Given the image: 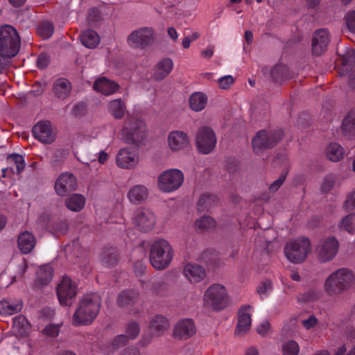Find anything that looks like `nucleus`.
<instances>
[{"label": "nucleus", "instance_id": "obj_17", "mask_svg": "<svg viewBox=\"0 0 355 355\" xmlns=\"http://www.w3.org/2000/svg\"><path fill=\"white\" fill-rule=\"evenodd\" d=\"M355 51L348 49L342 58L341 76H348L349 84L352 88H355Z\"/></svg>", "mask_w": 355, "mask_h": 355}, {"label": "nucleus", "instance_id": "obj_42", "mask_svg": "<svg viewBox=\"0 0 355 355\" xmlns=\"http://www.w3.org/2000/svg\"><path fill=\"white\" fill-rule=\"evenodd\" d=\"M7 162L10 164H14L16 166L17 174L21 173L25 166L24 157L18 154L10 155L7 157Z\"/></svg>", "mask_w": 355, "mask_h": 355}, {"label": "nucleus", "instance_id": "obj_6", "mask_svg": "<svg viewBox=\"0 0 355 355\" xmlns=\"http://www.w3.org/2000/svg\"><path fill=\"white\" fill-rule=\"evenodd\" d=\"M20 47V38L16 30L6 25L0 28V53L6 56L14 57Z\"/></svg>", "mask_w": 355, "mask_h": 355}, {"label": "nucleus", "instance_id": "obj_5", "mask_svg": "<svg viewBox=\"0 0 355 355\" xmlns=\"http://www.w3.org/2000/svg\"><path fill=\"white\" fill-rule=\"evenodd\" d=\"M173 258V248L167 241L158 239L153 243L150 252V261L155 269H165L169 266Z\"/></svg>", "mask_w": 355, "mask_h": 355}, {"label": "nucleus", "instance_id": "obj_13", "mask_svg": "<svg viewBox=\"0 0 355 355\" xmlns=\"http://www.w3.org/2000/svg\"><path fill=\"white\" fill-rule=\"evenodd\" d=\"M155 38L154 30L150 27H143L132 31L128 37V43L130 46L144 49Z\"/></svg>", "mask_w": 355, "mask_h": 355}, {"label": "nucleus", "instance_id": "obj_37", "mask_svg": "<svg viewBox=\"0 0 355 355\" xmlns=\"http://www.w3.org/2000/svg\"><path fill=\"white\" fill-rule=\"evenodd\" d=\"M53 277V269L49 265H45L37 271L36 284L38 286L48 284Z\"/></svg>", "mask_w": 355, "mask_h": 355}, {"label": "nucleus", "instance_id": "obj_24", "mask_svg": "<svg viewBox=\"0 0 355 355\" xmlns=\"http://www.w3.org/2000/svg\"><path fill=\"white\" fill-rule=\"evenodd\" d=\"M34 136L42 143H51L53 141V135L50 122L40 121L33 129Z\"/></svg>", "mask_w": 355, "mask_h": 355}, {"label": "nucleus", "instance_id": "obj_10", "mask_svg": "<svg viewBox=\"0 0 355 355\" xmlns=\"http://www.w3.org/2000/svg\"><path fill=\"white\" fill-rule=\"evenodd\" d=\"M139 331L140 329L137 322H131L128 323L125 329L126 335H119L111 343L102 346L101 347V353L105 355L113 354L118 348L126 343V337L130 339H135L139 335Z\"/></svg>", "mask_w": 355, "mask_h": 355}, {"label": "nucleus", "instance_id": "obj_40", "mask_svg": "<svg viewBox=\"0 0 355 355\" xmlns=\"http://www.w3.org/2000/svg\"><path fill=\"white\" fill-rule=\"evenodd\" d=\"M37 31L43 39H48L53 35L54 28L50 21H43L38 26Z\"/></svg>", "mask_w": 355, "mask_h": 355}, {"label": "nucleus", "instance_id": "obj_43", "mask_svg": "<svg viewBox=\"0 0 355 355\" xmlns=\"http://www.w3.org/2000/svg\"><path fill=\"white\" fill-rule=\"evenodd\" d=\"M282 352L284 355H298L300 346L297 342L289 340L283 345Z\"/></svg>", "mask_w": 355, "mask_h": 355}, {"label": "nucleus", "instance_id": "obj_54", "mask_svg": "<svg viewBox=\"0 0 355 355\" xmlns=\"http://www.w3.org/2000/svg\"><path fill=\"white\" fill-rule=\"evenodd\" d=\"M43 334L51 337H56L59 334V326L54 324L47 325L42 331Z\"/></svg>", "mask_w": 355, "mask_h": 355}, {"label": "nucleus", "instance_id": "obj_19", "mask_svg": "<svg viewBox=\"0 0 355 355\" xmlns=\"http://www.w3.org/2000/svg\"><path fill=\"white\" fill-rule=\"evenodd\" d=\"M330 42V35L327 29L322 28L314 32L312 37V52L315 55L322 54Z\"/></svg>", "mask_w": 355, "mask_h": 355}, {"label": "nucleus", "instance_id": "obj_25", "mask_svg": "<svg viewBox=\"0 0 355 355\" xmlns=\"http://www.w3.org/2000/svg\"><path fill=\"white\" fill-rule=\"evenodd\" d=\"M93 87L96 92L108 96L116 92L119 89V85L112 80L101 77L96 80Z\"/></svg>", "mask_w": 355, "mask_h": 355}, {"label": "nucleus", "instance_id": "obj_63", "mask_svg": "<svg viewBox=\"0 0 355 355\" xmlns=\"http://www.w3.org/2000/svg\"><path fill=\"white\" fill-rule=\"evenodd\" d=\"M245 40L248 44H250L253 41V34L250 31H246L245 33Z\"/></svg>", "mask_w": 355, "mask_h": 355}, {"label": "nucleus", "instance_id": "obj_31", "mask_svg": "<svg viewBox=\"0 0 355 355\" xmlns=\"http://www.w3.org/2000/svg\"><path fill=\"white\" fill-rule=\"evenodd\" d=\"M168 320L162 315H156L151 320L150 329L155 336H159L168 328Z\"/></svg>", "mask_w": 355, "mask_h": 355}, {"label": "nucleus", "instance_id": "obj_60", "mask_svg": "<svg viewBox=\"0 0 355 355\" xmlns=\"http://www.w3.org/2000/svg\"><path fill=\"white\" fill-rule=\"evenodd\" d=\"M108 154L105 150H101L97 154L98 161L100 164H103L108 159Z\"/></svg>", "mask_w": 355, "mask_h": 355}, {"label": "nucleus", "instance_id": "obj_14", "mask_svg": "<svg viewBox=\"0 0 355 355\" xmlns=\"http://www.w3.org/2000/svg\"><path fill=\"white\" fill-rule=\"evenodd\" d=\"M216 141L214 132L207 127L200 128L196 137V147L203 154L210 153L216 147Z\"/></svg>", "mask_w": 355, "mask_h": 355}, {"label": "nucleus", "instance_id": "obj_48", "mask_svg": "<svg viewBox=\"0 0 355 355\" xmlns=\"http://www.w3.org/2000/svg\"><path fill=\"white\" fill-rule=\"evenodd\" d=\"M319 297L318 293L315 291H309L297 296V301L300 303H306L316 300Z\"/></svg>", "mask_w": 355, "mask_h": 355}, {"label": "nucleus", "instance_id": "obj_35", "mask_svg": "<svg viewBox=\"0 0 355 355\" xmlns=\"http://www.w3.org/2000/svg\"><path fill=\"white\" fill-rule=\"evenodd\" d=\"M83 45L88 49H95L100 43V37L96 32L87 30L80 35Z\"/></svg>", "mask_w": 355, "mask_h": 355}, {"label": "nucleus", "instance_id": "obj_55", "mask_svg": "<svg viewBox=\"0 0 355 355\" xmlns=\"http://www.w3.org/2000/svg\"><path fill=\"white\" fill-rule=\"evenodd\" d=\"M270 329V325L268 321H263L257 327V333L261 336H266Z\"/></svg>", "mask_w": 355, "mask_h": 355}, {"label": "nucleus", "instance_id": "obj_45", "mask_svg": "<svg viewBox=\"0 0 355 355\" xmlns=\"http://www.w3.org/2000/svg\"><path fill=\"white\" fill-rule=\"evenodd\" d=\"M215 226V220L209 216H203L196 221V227L202 230H207Z\"/></svg>", "mask_w": 355, "mask_h": 355}, {"label": "nucleus", "instance_id": "obj_44", "mask_svg": "<svg viewBox=\"0 0 355 355\" xmlns=\"http://www.w3.org/2000/svg\"><path fill=\"white\" fill-rule=\"evenodd\" d=\"M272 290V283L270 280L262 281L257 287V292L261 298L266 297Z\"/></svg>", "mask_w": 355, "mask_h": 355}, {"label": "nucleus", "instance_id": "obj_64", "mask_svg": "<svg viewBox=\"0 0 355 355\" xmlns=\"http://www.w3.org/2000/svg\"><path fill=\"white\" fill-rule=\"evenodd\" d=\"M245 355H259V352L256 348L250 347L246 349Z\"/></svg>", "mask_w": 355, "mask_h": 355}, {"label": "nucleus", "instance_id": "obj_26", "mask_svg": "<svg viewBox=\"0 0 355 355\" xmlns=\"http://www.w3.org/2000/svg\"><path fill=\"white\" fill-rule=\"evenodd\" d=\"M17 243L19 249L22 253L28 254L34 248L36 241L32 233L25 231L19 235Z\"/></svg>", "mask_w": 355, "mask_h": 355}, {"label": "nucleus", "instance_id": "obj_49", "mask_svg": "<svg viewBox=\"0 0 355 355\" xmlns=\"http://www.w3.org/2000/svg\"><path fill=\"white\" fill-rule=\"evenodd\" d=\"M336 182V178L332 175H327L322 180L321 184V191L324 193H327L331 191L334 187Z\"/></svg>", "mask_w": 355, "mask_h": 355}, {"label": "nucleus", "instance_id": "obj_12", "mask_svg": "<svg viewBox=\"0 0 355 355\" xmlns=\"http://www.w3.org/2000/svg\"><path fill=\"white\" fill-rule=\"evenodd\" d=\"M77 284L69 277H63L57 287V295L62 305L70 306L77 295Z\"/></svg>", "mask_w": 355, "mask_h": 355}, {"label": "nucleus", "instance_id": "obj_57", "mask_svg": "<svg viewBox=\"0 0 355 355\" xmlns=\"http://www.w3.org/2000/svg\"><path fill=\"white\" fill-rule=\"evenodd\" d=\"M285 179H286L285 175H281L277 180H275L270 184V186L269 187L270 191H272V192L276 191L283 184Z\"/></svg>", "mask_w": 355, "mask_h": 355}, {"label": "nucleus", "instance_id": "obj_16", "mask_svg": "<svg viewBox=\"0 0 355 355\" xmlns=\"http://www.w3.org/2000/svg\"><path fill=\"white\" fill-rule=\"evenodd\" d=\"M134 223L141 232L152 230L156 223V217L148 209H141L136 211L133 219Z\"/></svg>", "mask_w": 355, "mask_h": 355}, {"label": "nucleus", "instance_id": "obj_52", "mask_svg": "<svg viewBox=\"0 0 355 355\" xmlns=\"http://www.w3.org/2000/svg\"><path fill=\"white\" fill-rule=\"evenodd\" d=\"M214 199V196L211 194H205L202 196L198 202V209L202 211L205 208L211 206Z\"/></svg>", "mask_w": 355, "mask_h": 355}, {"label": "nucleus", "instance_id": "obj_1", "mask_svg": "<svg viewBox=\"0 0 355 355\" xmlns=\"http://www.w3.org/2000/svg\"><path fill=\"white\" fill-rule=\"evenodd\" d=\"M354 283V272L349 268H340L326 277L323 288L329 296L335 297L348 291Z\"/></svg>", "mask_w": 355, "mask_h": 355}, {"label": "nucleus", "instance_id": "obj_20", "mask_svg": "<svg viewBox=\"0 0 355 355\" xmlns=\"http://www.w3.org/2000/svg\"><path fill=\"white\" fill-rule=\"evenodd\" d=\"M76 179L70 173H62L57 179L55 184L56 193L60 196H64L67 192L73 191L76 188Z\"/></svg>", "mask_w": 355, "mask_h": 355}, {"label": "nucleus", "instance_id": "obj_2", "mask_svg": "<svg viewBox=\"0 0 355 355\" xmlns=\"http://www.w3.org/2000/svg\"><path fill=\"white\" fill-rule=\"evenodd\" d=\"M101 306V298L96 293L84 295L78 302L71 322L74 326L90 324L96 318Z\"/></svg>", "mask_w": 355, "mask_h": 355}, {"label": "nucleus", "instance_id": "obj_58", "mask_svg": "<svg viewBox=\"0 0 355 355\" xmlns=\"http://www.w3.org/2000/svg\"><path fill=\"white\" fill-rule=\"evenodd\" d=\"M49 64V58L46 55H40L37 60V65L39 68L44 69Z\"/></svg>", "mask_w": 355, "mask_h": 355}, {"label": "nucleus", "instance_id": "obj_7", "mask_svg": "<svg viewBox=\"0 0 355 355\" xmlns=\"http://www.w3.org/2000/svg\"><path fill=\"white\" fill-rule=\"evenodd\" d=\"M310 251V241L304 237L288 242L284 248L286 257L293 263H300L304 261Z\"/></svg>", "mask_w": 355, "mask_h": 355}, {"label": "nucleus", "instance_id": "obj_61", "mask_svg": "<svg viewBox=\"0 0 355 355\" xmlns=\"http://www.w3.org/2000/svg\"><path fill=\"white\" fill-rule=\"evenodd\" d=\"M167 33H168V36L173 41H176L177 39L178 38L179 35H178L177 31L173 27L168 28L167 30Z\"/></svg>", "mask_w": 355, "mask_h": 355}, {"label": "nucleus", "instance_id": "obj_30", "mask_svg": "<svg viewBox=\"0 0 355 355\" xmlns=\"http://www.w3.org/2000/svg\"><path fill=\"white\" fill-rule=\"evenodd\" d=\"M20 300H3L0 302V313L3 315H12L22 309Z\"/></svg>", "mask_w": 355, "mask_h": 355}, {"label": "nucleus", "instance_id": "obj_21", "mask_svg": "<svg viewBox=\"0 0 355 355\" xmlns=\"http://www.w3.org/2000/svg\"><path fill=\"white\" fill-rule=\"evenodd\" d=\"M196 334L194 322L191 319L182 320L173 329V337L178 339H187Z\"/></svg>", "mask_w": 355, "mask_h": 355}, {"label": "nucleus", "instance_id": "obj_29", "mask_svg": "<svg viewBox=\"0 0 355 355\" xmlns=\"http://www.w3.org/2000/svg\"><path fill=\"white\" fill-rule=\"evenodd\" d=\"M173 62L171 58H164L160 60L155 67L154 78L161 80L165 78L172 71Z\"/></svg>", "mask_w": 355, "mask_h": 355}, {"label": "nucleus", "instance_id": "obj_18", "mask_svg": "<svg viewBox=\"0 0 355 355\" xmlns=\"http://www.w3.org/2000/svg\"><path fill=\"white\" fill-rule=\"evenodd\" d=\"M167 144L171 151L178 153L186 150L189 146V138L184 131L173 130L168 135Z\"/></svg>", "mask_w": 355, "mask_h": 355}, {"label": "nucleus", "instance_id": "obj_33", "mask_svg": "<svg viewBox=\"0 0 355 355\" xmlns=\"http://www.w3.org/2000/svg\"><path fill=\"white\" fill-rule=\"evenodd\" d=\"M86 202L84 196L79 193H74L65 200V206L71 211L78 212L81 211Z\"/></svg>", "mask_w": 355, "mask_h": 355}, {"label": "nucleus", "instance_id": "obj_47", "mask_svg": "<svg viewBox=\"0 0 355 355\" xmlns=\"http://www.w3.org/2000/svg\"><path fill=\"white\" fill-rule=\"evenodd\" d=\"M343 129L345 132L355 130V112H351L343 119Z\"/></svg>", "mask_w": 355, "mask_h": 355}, {"label": "nucleus", "instance_id": "obj_56", "mask_svg": "<svg viewBox=\"0 0 355 355\" xmlns=\"http://www.w3.org/2000/svg\"><path fill=\"white\" fill-rule=\"evenodd\" d=\"M214 53V47L209 45L200 51V56L205 59H210Z\"/></svg>", "mask_w": 355, "mask_h": 355}, {"label": "nucleus", "instance_id": "obj_28", "mask_svg": "<svg viewBox=\"0 0 355 355\" xmlns=\"http://www.w3.org/2000/svg\"><path fill=\"white\" fill-rule=\"evenodd\" d=\"M208 102L207 96L202 92H195L189 98V107L194 112L203 110Z\"/></svg>", "mask_w": 355, "mask_h": 355}, {"label": "nucleus", "instance_id": "obj_3", "mask_svg": "<svg viewBox=\"0 0 355 355\" xmlns=\"http://www.w3.org/2000/svg\"><path fill=\"white\" fill-rule=\"evenodd\" d=\"M121 140L139 146L146 137V125L144 120L135 115H128L120 130Z\"/></svg>", "mask_w": 355, "mask_h": 355}, {"label": "nucleus", "instance_id": "obj_11", "mask_svg": "<svg viewBox=\"0 0 355 355\" xmlns=\"http://www.w3.org/2000/svg\"><path fill=\"white\" fill-rule=\"evenodd\" d=\"M139 149L131 146L121 148L116 156V164L122 169H133L139 165Z\"/></svg>", "mask_w": 355, "mask_h": 355}, {"label": "nucleus", "instance_id": "obj_41", "mask_svg": "<svg viewBox=\"0 0 355 355\" xmlns=\"http://www.w3.org/2000/svg\"><path fill=\"white\" fill-rule=\"evenodd\" d=\"M137 294L132 291L122 292L118 297V304L121 306H126L135 302Z\"/></svg>", "mask_w": 355, "mask_h": 355}, {"label": "nucleus", "instance_id": "obj_53", "mask_svg": "<svg viewBox=\"0 0 355 355\" xmlns=\"http://www.w3.org/2000/svg\"><path fill=\"white\" fill-rule=\"evenodd\" d=\"M343 207L347 210L355 209V189L347 194Z\"/></svg>", "mask_w": 355, "mask_h": 355}, {"label": "nucleus", "instance_id": "obj_59", "mask_svg": "<svg viewBox=\"0 0 355 355\" xmlns=\"http://www.w3.org/2000/svg\"><path fill=\"white\" fill-rule=\"evenodd\" d=\"M11 57L6 56L4 53H0V73L3 71L9 63V59Z\"/></svg>", "mask_w": 355, "mask_h": 355}, {"label": "nucleus", "instance_id": "obj_51", "mask_svg": "<svg viewBox=\"0 0 355 355\" xmlns=\"http://www.w3.org/2000/svg\"><path fill=\"white\" fill-rule=\"evenodd\" d=\"M345 21L349 31L355 33V10L348 12L345 17Z\"/></svg>", "mask_w": 355, "mask_h": 355}, {"label": "nucleus", "instance_id": "obj_50", "mask_svg": "<svg viewBox=\"0 0 355 355\" xmlns=\"http://www.w3.org/2000/svg\"><path fill=\"white\" fill-rule=\"evenodd\" d=\"M318 319L313 314L309 315L306 318L302 320L301 323L303 327L306 330L313 329L318 324Z\"/></svg>", "mask_w": 355, "mask_h": 355}, {"label": "nucleus", "instance_id": "obj_4", "mask_svg": "<svg viewBox=\"0 0 355 355\" xmlns=\"http://www.w3.org/2000/svg\"><path fill=\"white\" fill-rule=\"evenodd\" d=\"M202 301L205 307L219 311L229 305L230 296L223 285L213 284L205 290Z\"/></svg>", "mask_w": 355, "mask_h": 355}, {"label": "nucleus", "instance_id": "obj_27", "mask_svg": "<svg viewBox=\"0 0 355 355\" xmlns=\"http://www.w3.org/2000/svg\"><path fill=\"white\" fill-rule=\"evenodd\" d=\"M148 191L147 188L141 184L135 185L130 188L128 193V198L135 205H139L146 200Z\"/></svg>", "mask_w": 355, "mask_h": 355}, {"label": "nucleus", "instance_id": "obj_38", "mask_svg": "<svg viewBox=\"0 0 355 355\" xmlns=\"http://www.w3.org/2000/svg\"><path fill=\"white\" fill-rule=\"evenodd\" d=\"M343 148L337 143L330 144L326 150L327 158L332 162H338L343 157Z\"/></svg>", "mask_w": 355, "mask_h": 355}, {"label": "nucleus", "instance_id": "obj_32", "mask_svg": "<svg viewBox=\"0 0 355 355\" xmlns=\"http://www.w3.org/2000/svg\"><path fill=\"white\" fill-rule=\"evenodd\" d=\"M109 113L115 119H122L126 112V105L121 98H117L109 102L107 106Z\"/></svg>", "mask_w": 355, "mask_h": 355}, {"label": "nucleus", "instance_id": "obj_22", "mask_svg": "<svg viewBox=\"0 0 355 355\" xmlns=\"http://www.w3.org/2000/svg\"><path fill=\"white\" fill-rule=\"evenodd\" d=\"M183 275L191 283L196 284L205 279L206 272L202 266L197 263H189L184 267Z\"/></svg>", "mask_w": 355, "mask_h": 355}, {"label": "nucleus", "instance_id": "obj_8", "mask_svg": "<svg viewBox=\"0 0 355 355\" xmlns=\"http://www.w3.org/2000/svg\"><path fill=\"white\" fill-rule=\"evenodd\" d=\"M184 180L183 173L177 168H171L162 172L158 178L159 189L166 193L178 190Z\"/></svg>", "mask_w": 355, "mask_h": 355}, {"label": "nucleus", "instance_id": "obj_9", "mask_svg": "<svg viewBox=\"0 0 355 355\" xmlns=\"http://www.w3.org/2000/svg\"><path fill=\"white\" fill-rule=\"evenodd\" d=\"M340 244L334 236L322 238L316 247V254L318 260L322 263L329 262L336 256Z\"/></svg>", "mask_w": 355, "mask_h": 355}, {"label": "nucleus", "instance_id": "obj_23", "mask_svg": "<svg viewBox=\"0 0 355 355\" xmlns=\"http://www.w3.org/2000/svg\"><path fill=\"white\" fill-rule=\"evenodd\" d=\"M251 314L252 307L250 306H244L240 309L238 313L236 335H243L249 330L252 323Z\"/></svg>", "mask_w": 355, "mask_h": 355}, {"label": "nucleus", "instance_id": "obj_36", "mask_svg": "<svg viewBox=\"0 0 355 355\" xmlns=\"http://www.w3.org/2000/svg\"><path fill=\"white\" fill-rule=\"evenodd\" d=\"M13 328L17 335L24 336L29 333L31 326L24 315H19L13 318Z\"/></svg>", "mask_w": 355, "mask_h": 355}, {"label": "nucleus", "instance_id": "obj_15", "mask_svg": "<svg viewBox=\"0 0 355 355\" xmlns=\"http://www.w3.org/2000/svg\"><path fill=\"white\" fill-rule=\"evenodd\" d=\"M282 138V134L268 132L265 130H261L252 139V144L254 151L259 154L263 150L275 146Z\"/></svg>", "mask_w": 355, "mask_h": 355}, {"label": "nucleus", "instance_id": "obj_62", "mask_svg": "<svg viewBox=\"0 0 355 355\" xmlns=\"http://www.w3.org/2000/svg\"><path fill=\"white\" fill-rule=\"evenodd\" d=\"M121 355H139V352L134 348H125Z\"/></svg>", "mask_w": 355, "mask_h": 355}, {"label": "nucleus", "instance_id": "obj_46", "mask_svg": "<svg viewBox=\"0 0 355 355\" xmlns=\"http://www.w3.org/2000/svg\"><path fill=\"white\" fill-rule=\"evenodd\" d=\"M218 87L223 90L230 89L235 82V78L231 75H225L217 80Z\"/></svg>", "mask_w": 355, "mask_h": 355}, {"label": "nucleus", "instance_id": "obj_39", "mask_svg": "<svg viewBox=\"0 0 355 355\" xmlns=\"http://www.w3.org/2000/svg\"><path fill=\"white\" fill-rule=\"evenodd\" d=\"M355 215L350 214L343 217L338 224V227L341 230H345L349 233L354 232V219Z\"/></svg>", "mask_w": 355, "mask_h": 355}, {"label": "nucleus", "instance_id": "obj_34", "mask_svg": "<svg viewBox=\"0 0 355 355\" xmlns=\"http://www.w3.org/2000/svg\"><path fill=\"white\" fill-rule=\"evenodd\" d=\"M53 92L60 98H67L71 90L70 82L65 78H58L53 84Z\"/></svg>", "mask_w": 355, "mask_h": 355}]
</instances>
